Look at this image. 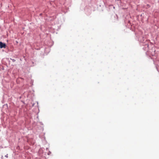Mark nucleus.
<instances>
[{
  "label": "nucleus",
  "mask_w": 159,
  "mask_h": 159,
  "mask_svg": "<svg viewBox=\"0 0 159 159\" xmlns=\"http://www.w3.org/2000/svg\"><path fill=\"white\" fill-rule=\"evenodd\" d=\"M6 45L5 43H2V42H0V48H6Z\"/></svg>",
  "instance_id": "obj_1"
},
{
  "label": "nucleus",
  "mask_w": 159,
  "mask_h": 159,
  "mask_svg": "<svg viewBox=\"0 0 159 159\" xmlns=\"http://www.w3.org/2000/svg\"><path fill=\"white\" fill-rule=\"evenodd\" d=\"M5 157H8V156H7V155H6L5 156Z\"/></svg>",
  "instance_id": "obj_2"
},
{
  "label": "nucleus",
  "mask_w": 159,
  "mask_h": 159,
  "mask_svg": "<svg viewBox=\"0 0 159 159\" xmlns=\"http://www.w3.org/2000/svg\"><path fill=\"white\" fill-rule=\"evenodd\" d=\"M148 6H149L148 5Z\"/></svg>",
  "instance_id": "obj_3"
}]
</instances>
